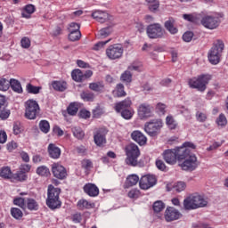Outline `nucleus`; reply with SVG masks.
I'll use <instances>...</instances> for the list:
<instances>
[{"mask_svg": "<svg viewBox=\"0 0 228 228\" xmlns=\"http://www.w3.org/2000/svg\"><path fill=\"white\" fill-rule=\"evenodd\" d=\"M60 188H54L53 185L48 186L46 206L52 210L60 209L61 208V200H60Z\"/></svg>", "mask_w": 228, "mask_h": 228, "instance_id": "obj_1", "label": "nucleus"}, {"mask_svg": "<svg viewBox=\"0 0 228 228\" xmlns=\"http://www.w3.org/2000/svg\"><path fill=\"white\" fill-rule=\"evenodd\" d=\"M126 159V163L129 167H136L138 165V158H140V148L134 143H130L125 148Z\"/></svg>", "mask_w": 228, "mask_h": 228, "instance_id": "obj_2", "label": "nucleus"}, {"mask_svg": "<svg viewBox=\"0 0 228 228\" xmlns=\"http://www.w3.org/2000/svg\"><path fill=\"white\" fill-rule=\"evenodd\" d=\"M224 42L222 40H217L212 48L208 52V61L212 65H218L220 63V58L222 56V53H224Z\"/></svg>", "mask_w": 228, "mask_h": 228, "instance_id": "obj_3", "label": "nucleus"}, {"mask_svg": "<svg viewBox=\"0 0 228 228\" xmlns=\"http://www.w3.org/2000/svg\"><path fill=\"white\" fill-rule=\"evenodd\" d=\"M208 75H200L198 77L189 79L188 85L190 88H194L199 92H206L207 85L209 83Z\"/></svg>", "mask_w": 228, "mask_h": 228, "instance_id": "obj_4", "label": "nucleus"}, {"mask_svg": "<svg viewBox=\"0 0 228 228\" xmlns=\"http://www.w3.org/2000/svg\"><path fill=\"white\" fill-rule=\"evenodd\" d=\"M40 115V105L35 100H28L25 102V117L28 120H35Z\"/></svg>", "mask_w": 228, "mask_h": 228, "instance_id": "obj_5", "label": "nucleus"}, {"mask_svg": "<svg viewBox=\"0 0 228 228\" xmlns=\"http://www.w3.org/2000/svg\"><path fill=\"white\" fill-rule=\"evenodd\" d=\"M163 127V121L159 118L151 119L144 124V131L149 136H158Z\"/></svg>", "mask_w": 228, "mask_h": 228, "instance_id": "obj_6", "label": "nucleus"}, {"mask_svg": "<svg viewBox=\"0 0 228 228\" xmlns=\"http://www.w3.org/2000/svg\"><path fill=\"white\" fill-rule=\"evenodd\" d=\"M200 165V162L197 159V156H195V154H191L181 162L179 167H181L182 170H184L185 172H193V170H197V168H199Z\"/></svg>", "mask_w": 228, "mask_h": 228, "instance_id": "obj_7", "label": "nucleus"}, {"mask_svg": "<svg viewBox=\"0 0 228 228\" xmlns=\"http://www.w3.org/2000/svg\"><path fill=\"white\" fill-rule=\"evenodd\" d=\"M200 22L207 29H216L220 26V18L215 15L201 16Z\"/></svg>", "mask_w": 228, "mask_h": 228, "instance_id": "obj_8", "label": "nucleus"}, {"mask_svg": "<svg viewBox=\"0 0 228 228\" xmlns=\"http://www.w3.org/2000/svg\"><path fill=\"white\" fill-rule=\"evenodd\" d=\"M147 35L149 38H163L165 29L159 23L151 24L147 27Z\"/></svg>", "mask_w": 228, "mask_h": 228, "instance_id": "obj_9", "label": "nucleus"}, {"mask_svg": "<svg viewBox=\"0 0 228 228\" xmlns=\"http://www.w3.org/2000/svg\"><path fill=\"white\" fill-rule=\"evenodd\" d=\"M124 54V47L120 45H110L106 50V55L110 60H118Z\"/></svg>", "mask_w": 228, "mask_h": 228, "instance_id": "obj_10", "label": "nucleus"}, {"mask_svg": "<svg viewBox=\"0 0 228 228\" xmlns=\"http://www.w3.org/2000/svg\"><path fill=\"white\" fill-rule=\"evenodd\" d=\"M158 180L156 176L146 175L141 177L139 181V185L141 190H149V188H152V186H156Z\"/></svg>", "mask_w": 228, "mask_h": 228, "instance_id": "obj_11", "label": "nucleus"}, {"mask_svg": "<svg viewBox=\"0 0 228 228\" xmlns=\"http://www.w3.org/2000/svg\"><path fill=\"white\" fill-rule=\"evenodd\" d=\"M165 218L167 222H174L183 218V214L174 207H168L165 212Z\"/></svg>", "mask_w": 228, "mask_h": 228, "instance_id": "obj_12", "label": "nucleus"}, {"mask_svg": "<svg viewBox=\"0 0 228 228\" xmlns=\"http://www.w3.org/2000/svg\"><path fill=\"white\" fill-rule=\"evenodd\" d=\"M108 134V129L100 128L96 131L94 135V143L98 147H102L106 143V135Z\"/></svg>", "mask_w": 228, "mask_h": 228, "instance_id": "obj_13", "label": "nucleus"}, {"mask_svg": "<svg viewBox=\"0 0 228 228\" xmlns=\"http://www.w3.org/2000/svg\"><path fill=\"white\" fill-rule=\"evenodd\" d=\"M52 172L53 174V177H56V179L63 180L67 177V169L65 167L58 163L52 165Z\"/></svg>", "mask_w": 228, "mask_h": 228, "instance_id": "obj_14", "label": "nucleus"}, {"mask_svg": "<svg viewBox=\"0 0 228 228\" xmlns=\"http://www.w3.org/2000/svg\"><path fill=\"white\" fill-rule=\"evenodd\" d=\"M70 28H76V29L69 28V39L71 42H77L81 38V31H79L81 26L76 22H72L69 25Z\"/></svg>", "mask_w": 228, "mask_h": 228, "instance_id": "obj_15", "label": "nucleus"}, {"mask_svg": "<svg viewBox=\"0 0 228 228\" xmlns=\"http://www.w3.org/2000/svg\"><path fill=\"white\" fill-rule=\"evenodd\" d=\"M140 118H149L152 117V107L149 103H142L138 108Z\"/></svg>", "mask_w": 228, "mask_h": 228, "instance_id": "obj_16", "label": "nucleus"}, {"mask_svg": "<svg viewBox=\"0 0 228 228\" xmlns=\"http://www.w3.org/2000/svg\"><path fill=\"white\" fill-rule=\"evenodd\" d=\"M92 17L101 24H104V22L111 20V16H110V14L104 11H95L92 13Z\"/></svg>", "mask_w": 228, "mask_h": 228, "instance_id": "obj_17", "label": "nucleus"}, {"mask_svg": "<svg viewBox=\"0 0 228 228\" xmlns=\"http://www.w3.org/2000/svg\"><path fill=\"white\" fill-rule=\"evenodd\" d=\"M176 152V159H178V161H183L184 159H187V158H190L191 156V151H190V148H186V147H179L177 149L175 150Z\"/></svg>", "mask_w": 228, "mask_h": 228, "instance_id": "obj_18", "label": "nucleus"}, {"mask_svg": "<svg viewBox=\"0 0 228 228\" xmlns=\"http://www.w3.org/2000/svg\"><path fill=\"white\" fill-rule=\"evenodd\" d=\"M164 159L168 165H175L177 163V154L175 150H167L164 151Z\"/></svg>", "mask_w": 228, "mask_h": 228, "instance_id": "obj_19", "label": "nucleus"}, {"mask_svg": "<svg viewBox=\"0 0 228 228\" xmlns=\"http://www.w3.org/2000/svg\"><path fill=\"white\" fill-rule=\"evenodd\" d=\"M47 151L50 158L53 159H58L61 156V150L54 143H50Z\"/></svg>", "mask_w": 228, "mask_h": 228, "instance_id": "obj_20", "label": "nucleus"}, {"mask_svg": "<svg viewBox=\"0 0 228 228\" xmlns=\"http://www.w3.org/2000/svg\"><path fill=\"white\" fill-rule=\"evenodd\" d=\"M131 138L139 145H145V143H147V137L138 130H135L131 134Z\"/></svg>", "mask_w": 228, "mask_h": 228, "instance_id": "obj_21", "label": "nucleus"}, {"mask_svg": "<svg viewBox=\"0 0 228 228\" xmlns=\"http://www.w3.org/2000/svg\"><path fill=\"white\" fill-rule=\"evenodd\" d=\"M131 104H133L131 99L126 98L124 101L116 103L115 110L117 111V113H122V111H124L125 110H128L127 108H131Z\"/></svg>", "mask_w": 228, "mask_h": 228, "instance_id": "obj_22", "label": "nucleus"}, {"mask_svg": "<svg viewBox=\"0 0 228 228\" xmlns=\"http://www.w3.org/2000/svg\"><path fill=\"white\" fill-rule=\"evenodd\" d=\"M84 191L89 197H97L99 195V188L94 183H87L84 186Z\"/></svg>", "mask_w": 228, "mask_h": 228, "instance_id": "obj_23", "label": "nucleus"}, {"mask_svg": "<svg viewBox=\"0 0 228 228\" xmlns=\"http://www.w3.org/2000/svg\"><path fill=\"white\" fill-rule=\"evenodd\" d=\"M192 199L196 209H199V208H206V206H208V200L201 195L196 194L192 196Z\"/></svg>", "mask_w": 228, "mask_h": 228, "instance_id": "obj_24", "label": "nucleus"}, {"mask_svg": "<svg viewBox=\"0 0 228 228\" xmlns=\"http://www.w3.org/2000/svg\"><path fill=\"white\" fill-rule=\"evenodd\" d=\"M175 20L174 18H169L167 20L165 21L164 23V28H167L171 35H175L177 33V28L175 26Z\"/></svg>", "mask_w": 228, "mask_h": 228, "instance_id": "obj_25", "label": "nucleus"}, {"mask_svg": "<svg viewBox=\"0 0 228 228\" xmlns=\"http://www.w3.org/2000/svg\"><path fill=\"white\" fill-rule=\"evenodd\" d=\"M113 33V25H109L106 28L100 29L99 33L97 34V38L102 39L110 37Z\"/></svg>", "mask_w": 228, "mask_h": 228, "instance_id": "obj_26", "label": "nucleus"}, {"mask_svg": "<svg viewBox=\"0 0 228 228\" xmlns=\"http://www.w3.org/2000/svg\"><path fill=\"white\" fill-rule=\"evenodd\" d=\"M138 182H140V177H138V175H130L126 177L125 187L131 188V186H136V184H138Z\"/></svg>", "mask_w": 228, "mask_h": 228, "instance_id": "obj_27", "label": "nucleus"}, {"mask_svg": "<svg viewBox=\"0 0 228 228\" xmlns=\"http://www.w3.org/2000/svg\"><path fill=\"white\" fill-rule=\"evenodd\" d=\"M184 20L188 22H192L193 24H200V19H202L201 14H183Z\"/></svg>", "mask_w": 228, "mask_h": 228, "instance_id": "obj_28", "label": "nucleus"}, {"mask_svg": "<svg viewBox=\"0 0 228 228\" xmlns=\"http://www.w3.org/2000/svg\"><path fill=\"white\" fill-rule=\"evenodd\" d=\"M80 98L86 102H94V101H95V94L92 93L91 91H82L80 94Z\"/></svg>", "mask_w": 228, "mask_h": 228, "instance_id": "obj_29", "label": "nucleus"}, {"mask_svg": "<svg viewBox=\"0 0 228 228\" xmlns=\"http://www.w3.org/2000/svg\"><path fill=\"white\" fill-rule=\"evenodd\" d=\"M10 86L13 92H16V94H22V85H20L19 80L11 78Z\"/></svg>", "mask_w": 228, "mask_h": 228, "instance_id": "obj_30", "label": "nucleus"}, {"mask_svg": "<svg viewBox=\"0 0 228 228\" xmlns=\"http://www.w3.org/2000/svg\"><path fill=\"white\" fill-rule=\"evenodd\" d=\"M71 77L73 81H77V83H81V81H85V73H83L81 69H74L71 72Z\"/></svg>", "mask_w": 228, "mask_h": 228, "instance_id": "obj_31", "label": "nucleus"}, {"mask_svg": "<svg viewBox=\"0 0 228 228\" xmlns=\"http://www.w3.org/2000/svg\"><path fill=\"white\" fill-rule=\"evenodd\" d=\"M25 205L29 211H38V202L32 198L27 199Z\"/></svg>", "mask_w": 228, "mask_h": 228, "instance_id": "obj_32", "label": "nucleus"}, {"mask_svg": "<svg viewBox=\"0 0 228 228\" xmlns=\"http://www.w3.org/2000/svg\"><path fill=\"white\" fill-rule=\"evenodd\" d=\"M0 177L3 179H12L13 175L10 167H3L0 168Z\"/></svg>", "mask_w": 228, "mask_h": 228, "instance_id": "obj_33", "label": "nucleus"}, {"mask_svg": "<svg viewBox=\"0 0 228 228\" xmlns=\"http://www.w3.org/2000/svg\"><path fill=\"white\" fill-rule=\"evenodd\" d=\"M148 8L152 13H156L159 10V1L158 0H146Z\"/></svg>", "mask_w": 228, "mask_h": 228, "instance_id": "obj_34", "label": "nucleus"}, {"mask_svg": "<svg viewBox=\"0 0 228 228\" xmlns=\"http://www.w3.org/2000/svg\"><path fill=\"white\" fill-rule=\"evenodd\" d=\"M52 86L57 90V92H65L67 90V82L54 81Z\"/></svg>", "mask_w": 228, "mask_h": 228, "instance_id": "obj_35", "label": "nucleus"}, {"mask_svg": "<svg viewBox=\"0 0 228 228\" xmlns=\"http://www.w3.org/2000/svg\"><path fill=\"white\" fill-rule=\"evenodd\" d=\"M31 13H35V5L28 4L24 8V12L21 13V16L24 19H29L31 17Z\"/></svg>", "mask_w": 228, "mask_h": 228, "instance_id": "obj_36", "label": "nucleus"}, {"mask_svg": "<svg viewBox=\"0 0 228 228\" xmlns=\"http://www.w3.org/2000/svg\"><path fill=\"white\" fill-rule=\"evenodd\" d=\"M77 207L79 208V209H92L93 208H95V204L90 203L86 200H80L77 202Z\"/></svg>", "mask_w": 228, "mask_h": 228, "instance_id": "obj_37", "label": "nucleus"}, {"mask_svg": "<svg viewBox=\"0 0 228 228\" xmlns=\"http://www.w3.org/2000/svg\"><path fill=\"white\" fill-rule=\"evenodd\" d=\"M183 208L187 210L196 209L195 201H193V196L188 197L183 200Z\"/></svg>", "mask_w": 228, "mask_h": 228, "instance_id": "obj_38", "label": "nucleus"}, {"mask_svg": "<svg viewBox=\"0 0 228 228\" xmlns=\"http://www.w3.org/2000/svg\"><path fill=\"white\" fill-rule=\"evenodd\" d=\"M89 89L93 90V92H102L104 90V83L102 82H94L89 84Z\"/></svg>", "mask_w": 228, "mask_h": 228, "instance_id": "obj_39", "label": "nucleus"}, {"mask_svg": "<svg viewBox=\"0 0 228 228\" xmlns=\"http://www.w3.org/2000/svg\"><path fill=\"white\" fill-rule=\"evenodd\" d=\"M114 95L116 97H126V94L124 90V85L123 84H118L116 86V90L113 92Z\"/></svg>", "mask_w": 228, "mask_h": 228, "instance_id": "obj_40", "label": "nucleus"}, {"mask_svg": "<svg viewBox=\"0 0 228 228\" xmlns=\"http://www.w3.org/2000/svg\"><path fill=\"white\" fill-rule=\"evenodd\" d=\"M72 133L77 140H83L85 138V132H83V129L79 126H74L72 128Z\"/></svg>", "mask_w": 228, "mask_h": 228, "instance_id": "obj_41", "label": "nucleus"}, {"mask_svg": "<svg viewBox=\"0 0 228 228\" xmlns=\"http://www.w3.org/2000/svg\"><path fill=\"white\" fill-rule=\"evenodd\" d=\"M26 89L28 94H33L34 95H37V94H40L42 86H37L31 84H28Z\"/></svg>", "mask_w": 228, "mask_h": 228, "instance_id": "obj_42", "label": "nucleus"}, {"mask_svg": "<svg viewBox=\"0 0 228 228\" xmlns=\"http://www.w3.org/2000/svg\"><path fill=\"white\" fill-rule=\"evenodd\" d=\"M39 129L42 131V133H45V134H47L51 129V126L49 125V121L47 120H41L39 122Z\"/></svg>", "mask_w": 228, "mask_h": 228, "instance_id": "obj_43", "label": "nucleus"}, {"mask_svg": "<svg viewBox=\"0 0 228 228\" xmlns=\"http://www.w3.org/2000/svg\"><path fill=\"white\" fill-rule=\"evenodd\" d=\"M78 110H79V108L77 107V103L76 102L70 103L67 108V111L69 115H71L72 117H74V115H77Z\"/></svg>", "mask_w": 228, "mask_h": 228, "instance_id": "obj_44", "label": "nucleus"}, {"mask_svg": "<svg viewBox=\"0 0 228 228\" xmlns=\"http://www.w3.org/2000/svg\"><path fill=\"white\" fill-rule=\"evenodd\" d=\"M11 215H12V218H15L16 220H20V218H22L24 214L22 213V210H20V208H12Z\"/></svg>", "mask_w": 228, "mask_h": 228, "instance_id": "obj_45", "label": "nucleus"}, {"mask_svg": "<svg viewBox=\"0 0 228 228\" xmlns=\"http://www.w3.org/2000/svg\"><path fill=\"white\" fill-rule=\"evenodd\" d=\"M163 209H165V203L163 201L158 200L153 203V211L155 213H161Z\"/></svg>", "mask_w": 228, "mask_h": 228, "instance_id": "obj_46", "label": "nucleus"}, {"mask_svg": "<svg viewBox=\"0 0 228 228\" xmlns=\"http://www.w3.org/2000/svg\"><path fill=\"white\" fill-rule=\"evenodd\" d=\"M120 79L124 83H131L133 79V74L131 73V71L126 70L121 75Z\"/></svg>", "mask_w": 228, "mask_h": 228, "instance_id": "obj_47", "label": "nucleus"}, {"mask_svg": "<svg viewBox=\"0 0 228 228\" xmlns=\"http://www.w3.org/2000/svg\"><path fill=\"white\" fill-rule=\"evenodd\" d=\"M37 174H38V175H42L43 177H47V175H49L51 172L49 171V168H47V167L41 166L37 167Z\"/></svg>", "mask_w": 228, "mask_h": 228, "instance_id": "obj_48", "label": "nucleus"}, {"mask_svg": "<svg viewBox=\"0 0 228 228\" xmlns=\"http://www.w3.org/2000/svg\"><path fill=\"white\" fill-rule=\"evenodd\" d=\"M166 124L169 129H175V127H177V123H175V119H174V117L172 116H167L166 118Z\"/></svg>", "mask_w": 228, "mask_h": 228, "instance_id": "obj_49", "label": "nucleus"}, {"mask_svg": "<svg viewBox=\"0 0 228 228\" xmlns=\"http://www.w3.org/2000/svg\"><path fill=\"white\" fill-rule=\"evenodd\" d=\"M10 88V80L6 78H0V90L6 92Z\"/></svg>", "mask_w": 228, "mask_h": 228, "instance_id": "obj_50", "label": "nucleus"}, {"mask_svg": "<svg viewBox=\"0 0 228 228\" xmlns=\"http://www.w3.org/2000/svg\"><path fill=\"white\" fill-rule=\"evenodd\" d=\"M12 179H15V181H26L28 179V175L26 173L20 171L14 175H12Z\"/></svg>", "mask_w": 228, "mask_h": 228, "instance_id": "obj_51", "label": "nucleus"}, {"mask_svg": "<svg viewBox=\"0 0 228 228\" xmlns=\"http://www.w3.org/2000/svg\"><path fill=\"white\" fill-rule=\"evenodd\" d=\"M13 204L19 206L21 209H26V200L24 198H15L13 200Z\"/></svg>", "mask_w": 228, "mask_h": 228, "instance_id": "obj_52", "label": "nucleus"}, {"mask_svg": "<svg viewBox=\"0 0 228 228\" xmlns=\"http://www.w3.org/2000/svg\"><path fill=\"white\" fill-rule=\"evenodd\" d=\"M216 124L221 127H225L227 126V118H225V115L220 114L216 119Z\"/></svg>", "mask_w": 228, "mask_h": 228, "instance_id": "obj_53", "label": "nucleus"}, {"mask_svg": "<svg viewBox=\"0 0 228 228\" xmlns=\"http://www.w3.org/2000/svg\"><path fill=\"white\" fill-rule=\"evenodd\" d=\"M104 115V109L101 108L100 106H97L94 110H93V117L94 118H99Z\"/></svg>", "mask_w": 228, "mask_h": 228, "instance_id": "obj_54", "label": "nucleus"}, {"mask_svg": "<svg viewBox=\"0 0 228 228\" xmlns=\"http://www.w3.org/2000/svg\"><path fill=\"white\" fill-rule=\"evenodd\" d=\"M186 189V183L184 182H178L175 185H174V191L181 193V191H184Z\"/></svg>", "mask_w": 228, "mask_h": 228, "instance_id": "obj_55", "label": "nucleus"}, {"mask_svg": "<svg viewBox=\"0 0 228 228\" xmlns=\"http://www.w3.org/2000/svg\"><path fill=\"white\" fill-rule=\"evenodd\" d=\"M110 41L111 39H108L106 41H100L96 43L93 47L94 51H101V49H102V47H104V45H106V44H109Z\"/></svg>", "mask_w": 228, "mask_h": 228, "instance_id": "obj_56", "label": "nucleus"}, {"mask_svg": "<svg viewBox=\"0 0 228 228\" xmlns=\"http://www.w3.org/2000/svg\"><path fill=\"white\" fill-rule=\"evenodd\" d=\"M156 110L159 115H165V113H167V105H165V103L159 102L156 106Z\"/></svg>", "mask_w": 228, "mask_h": 228, "instance_id": "obj_57", "label": "nucleus"}, {"mask_svg": "<svg viewBox=\"0 0 228 228\" xmlns=\"http://www.w3.org/2000/svg\"><path fill=\"white\" fill-rule=\"evenodd\" d=\"M20 44L23 49H29V47H31V40H29L28 37H23L20 41Z\"/></svg>", "mask_w": 228, "mask_h": 228, "instance_id": "obj_58", "label": "nucleus"}, {"mask_svg": "<svg viewBox=\"0 0 228 228\" xmlns=\"http://www.w3.org/2000/svg\"><path fill=\"white\" fill-rule=\"evenodd\" d=\"M121 117L126 118V120H129L133 118V111L129 110V109H126L121 112Z\"/></svg>", "mask_w": 228, "mask_h": 228, "instance_id": "obj_59", "label": "nucleus"}, {"mask_svg": "<svg viewBox=\"0 0 228 228\" xmlns=\"http://www.w3.org/2000/svg\"><path fill=\"white\" fill-rule=\"evenodd\" d=\"M193 38V32L187 31L183 35V40L184 42H191V39Z\"/></svg>", "mask_w": 228, "mask_h": 228, "instance_id": "obj_60", "label": "nucleus"}, {"mask_svg": "<svg viewBox=\"0 0 228 228\" xmlns=\"http://www.w3.org/2000/svg\"><path fill=\"white\" fill-rule=\"evenodd\" d=\"M10 117V110H6V108H4V110H0V118H2V120H6V118H8Z\"/></svg>", "mask_w": 228, "mask_h": 228, "instance_id": "obj_61", "label": "nucleus"}, {"mask_svg": "<svg viewBox=\"0 0 228 228\" xmlns=\"http://www.w3.org/2000/svg\"><path fill=\"white\" fill-rule=\"evenodd\" d=\"M196 118L198 120V122H206L208 116H206V114L202 113V112H197L196 113Z\"/></svg>", "mask_w": 228, "mask_h": 228, "instance_id": "obj_62", "label": "nucleus"}, {"mask_svg": "<svg viewBox=\"0 0 228 228\" xmlns=\"http://www.w3.org/2000/svg\"><path fill=\"white\" fill-rule=\"evenodd\" d=\"M17 147H19V145L14 141L7 143V151H9V152H12V151H15V149H17Z\"/></svg>", "mask_w": 228, "mask_h": 228, "instance_id": "obj_63", "label": "nucleus"}, {"mask_svg": "<svg viewBox=\"0 0 228 228\" xmlns=\"http://www.w3.org/2000/svg\"><path fill=\"white\" fill-rule=\"evenodd\" d=\"M20 172H23V174H26L27 172H29L31 170V166L29 164H22L20 167Z\"/></svg>", "mask_w": 228, "mask_h": 228, "instance_id": "obj_64", "label": "nucleus"}]
</instances>
